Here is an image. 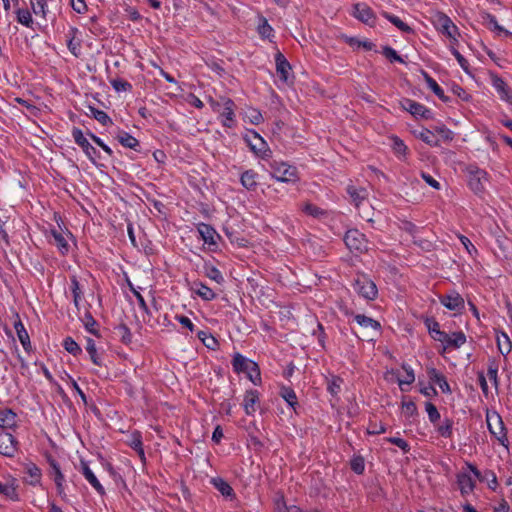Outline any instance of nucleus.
Returning a JSON list of instances; mask_svg holds the SVG:
<instances>
[{"instance_id":"49530a36","label":"nucleus","mask_w":512,"mask_h":512,"mask_svg":"<svg viewBox=\"0 0 512 512\" xmlns=\"http://www.w3.org/2000/svg\"><path fill=\"white\" fill-rule=\"evenodd\" d=\"M63 345L65 350L74 356L80 354L82 351L80 346L71 337H67Z\"/></svg>"},{"instance_id":"4c0bfd02","label":"nucleus","mask_w":512,"mask_h":512,"mask_svg":"<svg viewBox=\"0 0 512 512\" xmlns=\"http://www.w3.org/2000/svg\"><path fill=\"white\" fill-rule=\"evenodd\" d=\"M281 397L291 406L293 409H295L297 402V396L293 389L289 387H282L280 391Z\"/></svg>"},{"instance_id":"0eeeda50","label":"nucleus","mask_w":512,"mask_h":512,"mask_svg":"<svg viewBox=\"0 0 512 512\" xmlns=\"http://www.w3.org/2000/svg\"><path fill=\"white\" fill-rule=\"evenodd\" d=\"M486 420L490 433L494 435L498 441L504 444V441L506 440V434L504 424L499 414L496 412L492 414L488 413Z\"/></svg>"},{"instance_id":"a18cd8bd","label":"nucleus","mask_w":512,"mask_h":512,"mask_svg":"<svg viewBox=\"0 0 512 512\" xmlns=\"http://www.w3.org/2000/svg\"><path fill=\"white\" fill-rule=\"evenodd\" d=\"M130 446H131V448H133L138 453V455L142 459L144 458V450H143V447H142L141 436H140L139 433H133L132 434V438H131V441H130Z\"/></svg>"},{"instance_id":"f03ea898","label":"nucleus","mask_w":512,"mask_h":512,"mask_svg":"<svg viewBox=\"0 0 512 512\" xmlns=\"http://www.w3.org/2000/svg\"><path fill=\"white\" fill-rule=\"evenodd\" d=\"M271 176L277 181L291 182L297 179V169L285 162L273 161L270 163Z\"/></svg>"},{"instance_id":"a19ab883","label":"nucleus","mask_w":512,"mask_h":512,"mask_svg":"<svg viewBox=\"0 0 512 512\" xmlns=\"http://www.w3.org/2000/svg\"><path fill=\"white\" fill-rule=\"evenodd\" d=\"M77 32L76 29H72L70 31V33L72 34V36L70 37L69 41H68V49L70 50V52L78 57L80 55V51H81V44H80V40H77L75 38V33Z\"/></svg>"},{"instance_id":"20e7f679","label":"nucleus","mask_w":512,"mask_h":512,"mask_svg":"<svg viewBox=\"0 0 512 512\" xmlns=\"http://www.w3.org/2000/svg\"><path fill=\"white\" fill-rule=\"evenodd\" d=\"M353 287L365 299L374 300L377 297L378 290L376 284L365 276L355 279Z\"/></svg>"},{"instance_id":"79ce46f5","label":"nucleus","mask_w":512,"mask_h":512,"mask_svg":"<svg viewBox=\"0 0 512 512\" xmlns=\"http://www.w3.org/2000/svg\"><path fill=\"white\" fill-rule=\"evenodd\" d=\"M384 17L389 20L392 24H394L398 29H400L403 32H410L411 28L404 23L399 17L395 15H391L387 12L383 13Z\"/></svg>"},{"instance_id":"39448f33","label":"nucleus","mask_w":512,"mask_h":512,"mask_svg":"<svg viewBox=\"0 0 512 512\" xmlns=\"http://www.w3.org/2000/svg\"><path fill=\"white\" fill-rule=\"evenodd\" d=\"M344 241L349 250L362 253L367 250L365 235L357 229L346 232Z\"/></svg>"},{"instance_id":"aec40b11","label":"nucleus","mask_w":512,"mask_h":512,"mask_svg":"<svg viewBox=\"0 0 512 512\" xmlns=\"http://www.w3.org/2000/svg\"><path fill=\"white\" fill-rule=\"evenodd\" d=\"M457 483L463 495L471 493L475 487V480L467 473L459 474Z\"/></svg>"},{"instance_id":"338daca9","label":"nucleus","mask_w":512,"mask_h":512,"mask_svg":"<svg viewBox=\"0 0 512 512\" xmlns=\"http://www.w3.org/2000/svg\"><path fill=\"white\" fill-rule=\"evenodd\" d=\"M383 53L391 61L403 62V59L391 47H385Z\"/></svg>"},{"instance_id":"9b49d317","label":"nucleus","mask_w":512,"mask_h":512,"mask_svg":"<svg viewBox=\"0 0 512 512\" xmlns=\"http://www.w3.org/2000/svg\"><path fill=\"white\" fill-rule=\"evenodd\" d=\"M346 191L351 199V202L357 209H360V206L366 203L368 198V191L366 188L348 185Z\"/></svg>"},{"instance_id":"423d86ee","label":"nucleus","mask_w":512,"mask_h":512,"mask_svg":"<svg viewBox=\"0 0 512 512\" xmlns=\"http://www.w3.org/2000/svg\"><path fill=\"white\" fill-rule=\"evenodd\" d=\"M352 15L368 26L376 24V15L366 3H356L353 5Z\"/></svg>"},{"instance_id":"09e8293b","label":"nucleus","mask_w":512,"mask_h":512,"mask_svg":"<svg viewBox=\"0 0 512 512\" xmlns=\"http://www.w3.org/2000/svg\"><path fill=\"white\" fill-rule=\"evenodd\" d=\"M17 20L27 27H30L33 22L31 13L26 9H19L17 11Z\"/></svg>"},{"instance_id":"473e14b6","label":"nucleus","mask_w":512,"mask_h":512,"mask_svg":"<svg viewBox=\"0 0 512 512\" xmlns=\"http://www.w3.org/2000/svg\"><path fill=\"white\" fill-rule=\"evenodd\" d=\"M14 328L16 330L17 336L22 346L24 347L25 350H28L31 346L30 339L23 323L20 320L16 321L14 323Z\"/></svg>"},{"instance_id":"0e129e2a","label":"nucleus","mask_w":512,"mask_h":512,"mask_svg":"<svg viewBox=\"0 0 512 512\" xmlns=\"http://www.w3.org/2000/svg\"><path fill=\"white\" fill-rule=\"evenodd\" d=\"M485 18H486L488 24L490 25V27H492L494 30H496L498 32H505L506 34H508V31H506L502 26H500L498 24L495 16H493L491 14H487Z\"/></svg>"},{"instance_id":"f3484780","label":"nucleus","mask_w":512,"mask_h":512,"mask_svg":"<svg viewBox=\"0 0 512 512\" xmlns=\"http://www.w3.org/2000/svg\"><path fill=\"white\" fill-rule=\"evenodd\" d=\"M51 237L53 239V240H51V243L56 245L62 254H66L69 251V243H68V238L70 237L69 233H64V232L58 231V230H52Z\"/></svg>"},{"instance_id":"7ed1b4c3","label":"nucleus","mask_w":512,"mask_h":512,"mask_svg":"<svg viewBox=\"0 0 512 512\" xmlns=\"http://www.w3.org/2000/svg\"><path fill=\"white\" fill-rule=\"evenodd\" d=\"M467 171L469 187L475 194H482L488 182L487 172L476 166H469Z\"/></svg>"},{"instance_id":"4d7b16f0","label":"nucleus","mask_w":512,"mask_h":512,"mask_svg":"<svg viewBox=\"0 0 512 512\" xmlns=\"http://www.w3.org/2000/svg\"><path fill=\"white\" fill-rule=\"evenodd\" d=\"M365 465H364V459L362 457H355L351 461V469L357 473L362 474L364 471Z\"/></svg>"},{"instance_id":"6e6d98bb","label":"nucleus","mask_w":512,"mask_h":512,"mask_svg":"<svg viewBox=\"0 0 512 512\" xmlns=\"http://www.w3.org/2000/svg\"><path fill=\"white\" fill-rule=\"evenodd\" d=\"M111 84L113 88L118 92L127 91L132 88L131 84L123 79H114L111 81Z\"/></svg>"},{"instance_id":"13d9d810","label":"nucleus","mask_w":512,"mask_h":512,"mask_svg":"<svg viewBox=\"0 0 512 512\" xmlns=\"http://www.w3.org/2000/svg\"><path fill=\"white\" fill-rule=\"evenodd\" d=\"M435 132L445 141H451L453 139V132L445 126H437Z\"/></svg>"},{"instance_id":"1a4fd4ad","label":"nucleus","mask_w":512,"mask_h":512,"mask_svg":"<svg viewBox=\"0 0 512 512\" xmlns=\"http://www.w3.org/2000/svg\"><path fill=\"white\" fill-rule=\"evenodd\" d=\"M72 135L75 142L84 150L88 158L95 162L96 158L99 157L98 152L84 137L82 131L75 128L73 129Z\"/></svg>"},{"instance_id":"e2e57ef3","label":"nucleus","mask_w":512,"mask_h":512,"mask_svg":"<svg viewBox=\"0 0 512 512\" xmlns=\"http://www.w3.org/2000/svg\"><path fill=\"white\" fill-rule=\"evenodd\" d=\"M393 140V150L396 154H399V155H404L405 152H406V145L403 143L402 140H400L399 138L395 137L392 139Z\"/></svg>"},{"instance_id":"9d476101","label":"nucleus","mask_w":512,"mask_h":512,"mask_svg":"<svg viewBox=\"0 0 512 512\" xmlns=\"http://www.w3.org/2000/svg\"><path fill=\"white\" fill-rule=\"evenodd\" d=\"M437 23L439 30L443 34L447 35L454 42L457 41V36L459 35L458 28L448 16L440 14L437 18Z\"/></svg>"},{"instance_id":"58836bf2","label":"nucleus","mask_w":512,"mask_h":512,"mask_svg":"<svg viewBox=\"0 0 512 512\" xmlns=\"http://www.w3.org/2000/svg\"><path fill=\"white\" fill-rule=\"evenodd\" d=\"M86 350L90 356V359L91 361L97 365V366H101L102 365V361L97 353V349H96V346H95V343H94V340L91 339V338H88L87 339V345H86Z\"/></svg>"},{"instance_id":"de8ad7c7","label":"nucleus","mask_w":512,"mask_h":512,"mask_svg":"<svg viewBox=\"0 0 512 512\" xmlns=\"http://www.w3.org/2000/svg\"><path fill=\"white\" fill-rule=\"evenodd\" d=\"M453 421L451 419H444L438 427V432L443 437H450L452 435Z\"/></svg>"},{"instance_id":"7c9ffc66","label":"nucleus","mask_w":512,"mask_h":512,"mask_svg":"<svg viewBox=\"0 0 512 512\" xmlns=\"http://www.w3.org/2000/svg\"><path fill=\"white\" fill-rule=\"evenodd\" d=\"M257 173L253 170H247L241 175V184L248 190H254L257 187Z\"/></svg>"},{"instance_id":"72a5a7b5","label":"nucleus","mask_w":512,"mask_h":512,"mask_svg":"<svg viewBox=\"0 0 512 512\" xmlns=\"http://www.w3.org/2000/svg\"><path fill=\"white\" fill-rule=\"evenodd\" d=\"M402 368L405 372V375L403 377L398 376L397 381H398L399 386L403 390V387H402L403 385H405V384L410 385L411 383H413L415 381V375H414L413 369L409 365L403 364Z\"/></svg>"},{"instance_id":"5fc2aeb1","label":"nucleus","mask_w":512,"mask_h":512,"mask_svg":"<svg viewBox=\"0 0 512 512\" xmlns=\"http://www.w3.org/2000/svg\"><path fill=\"white\" fill-rule=\"evenodd\" d=\"M426 412L431 422L435 423L440 419V414L436 408V406L430 402L426 403Z\"/></svg>"},{"instance_id":"f257e3e1","label":"nucleus","mask_w":512,"mask_h":512,"mask_svg":"<svg viewBox=\"0 0 512 512\" xmlns=\"http://www.w3.org/2000/svg\"><path fill=\"white\" fill-rule=\"evenodd\" d=\"M233 368L236 372L246 373L249 379L256 384L260 380V370L258 365L239 353H236L233 358Z\"/></svg>"},{"instance_id":"603ef678","label":"nucleus","mask_w":512,"mask_h":512,"mask_svg":"<svg viewBox=\"0 0 512 512\" xmlns=\"http://www.w3.org/2000/svg\"><path fill=\"white\" fill-rule=\"evenodd\" d=\"M258 32L263 38H269L270 36H272L273 29L267 23V20L262 18L260 19V23L258 25Z\"/></svg>"},{"instance_id":"3c124183","label":"nucleus","mask_w":512,"mask_h":512,"mask_svg":"<svg viewBox=\"0 0 512 512\" xmlns=\"http://www.w3.org/2000/svg\"><path fill=\"white\" fill-rule=\"evenodd\" d=\"M419 137L422 141L425 143L431 145V146H438V140L435 139V135L432 131L425 129L420 132Z\"/></svg>"},{"instance_id":"2f4dec72","label":"nucleus","mask_w":512,"mask_h":512,"mask_svg":"<svg viewBox=\"0 0 512 512\" xmlns=\"http://www.w3.org/2000/svg\"><path fill=\"white\" fill-rule=\"evenodd\" d=\"M497 347L503 356H507L512 350V343L509 336L502 332L497 336Z\"/></svg>"},{"instance_id":"680f3d73","label":"nucleus","mask_w":512,"mask_h":512,"mask_svg":"<svg viewBox=\"0 0 512 512\" xmlns=\"http://www.w3.org/2000/svg\"><path fill=\"white\" fill-rule=\"evenodd\" d=\"M387 441L398 446L401 450H403L404 452H408L409 451V445L408 443L402 439V438H398V437H390V438H387Z\"/></svg>"},{"instance_id":"a878e982","label":"nucleus","mask_w":512,"mask_h":512,"mask_svg":"<svg viewBox=\"0 0 512 512\" xmlns=\"http://www.w3.org/2000/svg\"><path fill=\"white\" fill-rule=\"evenodd\" d=\"M0 494L10 500L17 501L18 494L16 491L15 480H10L6 483L0 481Z\"/></svg>"},{"instance_id":"864d4df0","label":"nucleus","mask_w":512,"mask_h":512,"mask_svg":"<svg viewBox=\"0 0 512 512\" xmlns=\"http://www.w3.org/2000/svg\"><path fill=\"white\" fill-rule=\"evenodd\" d=\"M71 284H72L73 302H74L75 306L78 307L79 301L81 299V291H80V287H79V282L75 277H73L71 280Z\"/></svg>"},{"instance_id":"f8f14e48","label":"nucleus","mask_w":512,"mask_h":512,"mask_svg":"<svg viewBox=\"0 0 512 512\" xmlns=\"http://www.w3.org/2000/svg\"><path fill=\"white\" fill-rule=\"evenodd\" d=\"M250 148L256 153L259 154L262 158L269 157L271 151L267 148L266 142L263 138L257 134L253 133L252 137L247 139Z\"/></svg>"},{"instance_id":"6ab92c4d","label":"nucleus","mask_w":512,"mask_h":512,"mask_svg":"<svg viewBox=\"0 0 512 512\" xmlns=\"http://www.w3.org/2000/svg\"><path fill=\"white\" fill-rule=\"evenodd\" d=\"M404 108L409 111L414 116H420L423 118H428L430 114V110H428L425 106L410 99H406L404 102Z\"/></svg>"},{"instance_id":"dca6fc26","label":"nucleus","mask_w":512,"mask_h":512,"mask_svg":"<svg viewBox=\"0 0 512 512\" xmlns=\"http://www.w3.org/2000/svg\"><path fill=\"white\" fill-rule=\"evenodd\" d=\"M234 107L235 104L231 99L223 98V109L218 112L224 119L222 123L226 127H231L234 122Z\"/></svg>"},{"instance_id":"412c9836","label":"nucleus","mask_w":512,"mask_h":512,"mask_svg":"<svg viewBox=\"0 0 512 512\" xmlns=\"http://www.w3.org/2000/svg\"><path fill=\"white\" fill-rule=\"evenodd\" d=\"M259 397L257 391L250 390L245 393L244 396V409L246 414L252 415L256 411V404L258 403Z\"/></svg>"},{"instance_id":"ddd939ff","label":"nucleus","mask_w":512,"mask_h":512,"mask_svg":"<svg viewBox=\"0 0 512 512\" xmlns=\"http://www.w3.org/2000/svg\"><path fill=\"white\" fill-rule=\"evenodd\" d=\"M490 78L492 86L496 89L500 98L504 101L510 102L512 99V94L506 82L494 73L490 74Z\"/></svg>"},{"instance_id":"5701e85b","label":"nucleus","mask_w":512,"mask_h":512,"mask_svg":"<svg viewBox=\"0 0 512 512\" xmlns=\"http://www.w3.org/2000/svg\"><path fill=\"white\" fill-rule=\"evenodd\" d=\"M51 477L56 484L58 494L63 495L64 494L63 483H64L65 479H64V475L62 474V472L60 470L59 465L56 462L51 463Z\"/></svg>"},{"instance_id":"b1692460","label":"nucleus","mask_w":512,"mask_h":512,"mask_svg":"<svg viewBox=\"0 0 512 512\" xmlns=\"http://www.w3.org/2000/svg\"><path fill=\"white\" fill-rule=\"evenodd\" d=\"M211 483L224 497L232 498L234 493L232 487L220 477L212 478Z\"/></svg>"},{"instance_id":"4be33fe9","label":"nucleus","mask_w":512,"mask_h":512,"mask_svg":"<svg viewBox=\"0 0 512 512\" xmlns=\"http://www.w3.org/2000/svg\"><path fill=\"white\" fill-rule=\"evenodd\" d=\"M17 415L10 409L0 410V427L4 429L16 426Z\"/></svg>"},{"instance_id":"c03bdc74","label":"nucleus","mask_w":512,"mask_h":512,"mask_svg":"<svg viewBox=\"0 0 512 512\" xmlns=\"http://www.w3.org/2000/svg\"><path fill=\"white\" fill-rule=\"evenodd\" d=\"M205 275L218 284H221L224 281L222 273L213 266L205 267Z\"/></svg>"},{"instance_id":"8fccbe9b","label":"nucleus","mask_w":512,"mask_h":512,"mask_svg":"<svg viewBox=\"0 0 512 512\" xmlns=\"http://www.w3.org/2000/svg\"><path fill=\"white\" fill-rule=\"evenodd\" d=\"M83 323H84V326L85 328L87 329V331H89L90 333L94 334V335H98V332L96 330V326H97V322L96 320L91 316V314L89 313H86L84 315V318L82 319Z\"/></svg>"},{"instance_id":"cd10ccee","label":"nucleus","mask_w":512,"mask_h":512,"mask_svg":"<svg viewBox=\"0 0 512 512\" xmlns=\"http://www.w3.org/2000/svg\"><path fill=\"white\" fill-rule=\"evenodd\" d=\"M429 378L432 382L436 383L443 392H450V387L445 377L440 374L435 368L428 370Z\"/></svg>"},{"instance_id":"e433bc0d","label":"nucleus","mask_w":512,"mask_h":512,"mask_svg":"<svg viewBox=\"0 0 512 512\" xmlns=\"http://www.w3.org/2000/svg\"><path fill=\"white\" fill-rule=\"evenodd\" d=\"M117 139L124 147L127 148L135 149L139 145L138 140L126 132L119 133Z\"/></svg>"},{"instance_id":"a211bd4d","label":"nucleus","mask_w":512,"mask_h":512,"mask_svg":"<svg viewBox=\"0 0 512 512\" xmlns=\"http://www.w3.org/2000/svg\"><path fill=\"white\" fill-rule=\"evenodd\" d=\"M81 472L85 479L91 484V486L99 493L104 494V487L101 485L97 477L94 475L92 470L89 468L87 462L81 461Z\"/></svg>"},{"instance_id":"37998d69","label":"nucleus","mask_w":512,"mask_h":512,"mask_svg":"<svg viewBox=\"0 0 512 512\" xmlns=\"http://www.w3.org/2000/svg\"><path fill=\"white\" fill-rule=\"evenodd\" d=\"M91 115L102 125H108L111 124L112 121L110 117L102 110H98L94 107H89Z\"/></svg>"},{"instance_id":"6e6552de","label":"nucleus","mask_w":512,"mask_h":512,"mask_svg":"<svg viewBox=\"0 0 512 512\" xmlns=\"http://www.w3.org/2000/svg\"><path fill=\"white\" fill-rule=\"evenodd\" d=\"M18 450V442L9 432H0V454L13 457Z\"/></svg>"},{"instance_id":"c85d7f7f","label":"nucleus","mask_w":512,"mask_h":512,"mask_svg":"<svg viewBox=\"0 0 512 512\" xmlns=\"http://www.w3.org/2000/svg\"><path fill=\"white\" fill-rule=\"evenodd\" d=\"M466 342V336L463 332H454L451 335L446 333V340L443 343L447 347L459 348Z\"/></svg>"},{"instance_id":"4468645a","label":"nucleus","mask_w":512,"mask_h":512,"mask_svg":"<svg viewBox=\"0 0 512 512\" xmlns=\"http://www.w3.org/2000/svg\"><path fill=\"white\" fill-rule=\"evenodd\" d=\"M441 303L448 309L459 311L464 307V300L457 292H452L441 297Z\"/></svg>"},{"instance_id":"2eb2a0df","label":"nucleus","mask_w":512,"mask_h":512,"mask_svg":"<svg viewBox=\"0 0 512 512\" xmlns=\"http://www.w3.org/2000/svg\"><path fill=\"white\" fill-rule=\"evenodd\" d=\"M275 62H276V71H277V74L279 75V78L282 81L287 82L288 78H289V72L291 70V66H290L289 62L287 61L285 56L280 52H278L275 55Z\"/></svg>"},{"instance_id":"bb28decb","label":"nucleus","mask_w":512,"mask_h":512,"mask_svg":"<svg viewBox=\"0 0 512 512\" xmlns=\"http://www.w3.org/2000/svg\"><path fill=\"white\" fill-rule=\"evenodd\" d=\"M193 291L205 301H211L216 297L213 290L201 282H194Z\"/></svg>"},{"instance_id":"bf43d9fd","label":"nucleus","mask_w":512,"mask_h":512,"mask_svg":"<svg viewBox=\"0 0 512 512\" xmlns=\"http://www.w3.org/2000/svg\"><path fill=\"white\" fill-rule=\"evenodd\" d=\"M303 211L313 217H319L320 215L323 214V211L319 207H317L311 203H306L303 206Z\"/></svg>"},{"instance_id":"c9c22d12","label":"nucleus","mask_w":512,"mask_h":512,"mask_svg":"<svg viewBox=\"0 0 512 512\" xmlns=\"http://www.w3.org/2000/svg\"><path fill=\"white\" fill-rule=\"evenodd\" d=\"M355 321L362 327L365 328H372L374 330L380 329V323L370 317H367L365 315L358 314L355 316Z\"/></svg>"},{"instance_id":"f704fd0d","label":"nucleus","mask_w":512,"mask_h":512,"mask_svg":"<svg viewBox=\"0 0 512 512\" xmlns=\"http://www.w3.org/2000/svg\"><path fill=\"white\" fill-rule=\"evenodd\" d=\"M425 81L428 87L443 101H447L448 98L444 95L443 89L437 84V82L430 77L426 72H423Z\"/></svg>"},{"instance_id":"c756f323","label":"nucleus","mask_w":512,"mask_h":512,"mask_svg":"<svg viewBox=\"0 0 512 512\" xmlns=\"http://www.w3.org/2000/svg\"><path fill=\"white\" fill-rule=\"evenodd\" d=\"M198 232L201 235L202 239L207 244H215V236L216 231L207 224L201 223L198 225Z\"/></svg>"},{"instance_id":"393cba45","label":"nucleus","mask_w":512,"mask_h":512,"mask_svg":"<svg viewBox=\"0 0 512 512\" xmlns=\"http://www.w3.org/2000/svg\"><path fill=\"white\" fill-rule=\"evenodd\" d=\"M426 326L428 328V331L431 335V337L439 342H444L446 340V332L441 331L439 329V324L435 320L427 319L426 320Z\"/></svg>"},{"instance_id":"69168bd1","label":"nucleus","mask_w":512,"mask_h":512,"mask_svg":"<svg viewBox=\"0 0 512 512\" xmlns=\"http://www.w3.org/2000/svg\"><path fill=\"white\" fill-rule=\"evenodd\" d=\"M451 52L455 56V58L457 59V61H458L459 65L461 66V68L465 72H468V67H469L468 61L455 48H452Z\"/></svg>"},{"instance_id":"052dcab7","label":"nucleus","mask_w":512,"mask_h":512,"mask_svg":"<svg viewBox=\"0 0 512 512\" xmlns=\"http://www.w3.org/2000/svg\"><path fill=\"white\" fill-rule=\"evenodd\" d=\"M247 117L249 118L252 124L258 125L263 121V116L260 111L256 109H251L247 112Z\"/></svg>"},{"instance_id":"ea45409f","label":"nucleus","mask_w":512,"mask_h":512,"mask_svg":"<svg viewBox=\"0 0 512 512\" xmlns=\"http://www.w3.org/2000/svg\"><path fill=\"white\" fill-rule=\"evenodd\" d=\"M342 383H343V380L341 378H339L337 376H332L328 380L327 389H328L329 393L332 396H337L339 394V392L341 391Z\"/></svg>"},{"instance_id":"774afa93","label":"nucleus","mask_w":512,"mask_h":512,"mask_svg":"<svg viewBox=\"0 0 512 512\" xmlns=\"http://www.w3.org/2000/svg\"><path fill=\"white\" fill-rule=\"evenodd\" d=\"M459 239L470 255H472L473 253H477L475 246L472 244V242L469 240V238H467L464 235H460Z\"/></svg>"}]
</instances>
